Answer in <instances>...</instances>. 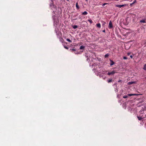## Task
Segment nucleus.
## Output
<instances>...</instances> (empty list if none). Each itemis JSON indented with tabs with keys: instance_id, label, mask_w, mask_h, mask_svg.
Masks as SVG:
<instances>
[{
	"instance_id": "obj_1",
	"label": "nucleus",
	"mask_w": 146,
	"mask_h": 146,
	"mask_svg": "<svg viewBox=\"0 0 146 146\" xmlns=\"http://www.w3.org/2000/svg\"><path fill=\"white\" fill-rule=\"evenodd\" d=\"M140 114H139V116H137V117L138 119L139 120H141L142 119H143L145 117H146V115H145V117H144L143 115H141V113H144L143 111V110H140L139 112Z\"/></svg>"
},
{
	"instance_id": "obj_2",
	"label": "nucleus",
	"mask_w": 146,
	"mask_h": 146,
	"mask_svg": "<svg viewBox=\"0 0 146 146\" xmlns=\"http://www.w3.org/2000/svg\"><path fill=\"white\" fill-rule=\"evenodd\" d=\"M137 95V94H128L127 95V96H123V98H126L128 97V96H131Z\"/></svg>"
},
{
	"instance_id": "obj_3",
	"label": "nucleus",
	"mask_w": 146,
	"mask_h": 146,
	"mask_svg": "<svg viewBox=\"0 0 146 146\" xmlns=\"http://www.w3.org/2000/svg\"><path fill=\"white\" fill-rule=\"evenodd\" d=\"M116 73V72L115 71L113 70L111 72H109L107 73V74L109 75L110 76L111 75H114L115 73Z\"/></svg>"
},
{
	"instance_id": "obj_4",
	"label": "nucleus",
	"mask_w": 146,
	"mask_h": 146,
	"mask_svg": "<svg viewBox=\"0 0 146 146\" xmlns=\"http://www.w3.org/2000/svg\"><path fill=\"white\" fill-rule=\"evenodd\" d=\"M126 4L124 5H116V7H119V8H121L122 7H124L126 6Z\"/></svg>"
},
{
	"instance_id": "obj_5",
	"label": "nucleus",
	"mask_w": 146,
	"mask_h": 146,
	"mask_svg": "<svg viewBox=\"0 0 146 146\" xmlns=\"http://www.w3.org/2000/svg\"><path fill=\"white\" fill-rule=\"evenodd\" d=\"M108 27L110 29H111L113 28L111 21H110Z\"/></svg>"
},
{
	"instance_id": "obj_6",
	"label": "nucleus",
	"mask_w": 146,
	"mask_h": 146,
	"mask_svg": "<svg viewBox=\"0 0 146 146\" xmlns=\"http://www.w3.org/2000/svg\"><path fill=\"white\" fill-rule=\"evenodd\" d=\"M52 17L54 21V24L56 25H57L58 21V20L55 19L54 18V17L53 16Z\"/></svg>"
},
{
	"instance_id": "obj_7",
	"label": "nucleus",
	"mask_w": 146,
	"mask_h": 146,
	"mask_svg": "<svg viewBox=\"0 0 146 146\" xmlns=\"http://www.w3.org/2000/svg\"><path fill=\"white\" fill-rule=\"evenodd\" d=\"M50 6L51 7V9H52L54 8H55V6L54 5L53 3V1H51V3L50 5Z\"/></svg>"
},
{
	"instance_id": "obj_8",
	"label": "nucleus",
	"mask_w": 146,
	"mask_h": 146,
	"mask_svg": "<svg viewBox=\"0 0 146 146\" xmlns=\"http://www.w3.org/2000/svg\"><path fill=\"white\" fill-rule=\"evenodd\" d=\"M107 81L108 83H110L112 82L113 81L112 78H111L110 79H108L107 80Z\"/></svg>"
},
{
	"instance_id": "obj_9",
	"label": "nucleus",
	"mask_w": 146,
	"mask_h": 146,
	"mask_svg": "<svg viewBox=\"0 0 146 146\" xmlns=\"http://www.w3.org/2000/svg\"><path fill=\"white\" fill-rule=\"evenodd\" d=\"M60 41L62 43H63L64 42V40L63 38L62 37L60 38Z\"/></svg>"
},
{
	"instance_id": "obj_10",
	"label": "nucleus",
	"mask_w": 146,
	"mask_h": 146,
	"mask_svg": "<svg viewBox=\"0 0 146 146\" xmlns=\"http://www.w3.org/2000/svg\"><path fill=\"white\" fill-rule=\"evenodd\" d=\"M110 61L111 62V63L110 64V66H112L115 64L114 62H113L112 60H110Z\"/></svg>"
},
{
	"instance_id": "obj_11",
	"label": "nucleus",
	"mask_w": 146,
	"mask_h": 146,
	"mask_svg": "<svg viewBox=\"0 0 146 146\" xmlns=\"http://www.w3.org/2000/svg\"><path fill=\"white\" fill-rule=\"evenodd\" d=\"M136 0H134V1H133V2L132 3H130V5L131 6H132V5L134 4V3H136Z\"/></svg>"
},
{
	"instance_id": "obj_12",
	"label": "nucleus",
	"mask_w": 146,
	"mask_h": 146,
	"mask_svg": "<svg viewBox=\"0 0 146 146\" xmlns=\"http://www.w3.org/2000/svg\"><path fill=\"white\" fill-rule=\"evenodd\" d=\"M85 48V46H81L80 47V49H84Z\"/></svg>"
},
{
	"instance_id": "obj_13",
	"label": "nucleus",
	"mask_w": 146,
	"mask_h": 146,
	"mask_svg": "<svg viewBox=\"0 0 146 146\" xmlns=\"http://www.w3.org/2000/svg\"><path fill=\"white\" fill-rule=\"evenodd\" d=\"M87 14H88V13L86 11H85L84 12H83L82 13V15H87Z\"/></svg>"
},
{
	"instance_id": "obj_14",
	"label": "nucleus",
	"mask_w": 146,
	"mask_h": 146,
	"mask_svg": "<svg viewBox=\"0 0 146 146\" xmlns=\"http://www.w3.org/2000/svg\"><path fill=\"white\" fill-rule=\"evenodd\" d=\"M96 25L99 28H100L101 27V25L100 23H98Z\"/></svg>"
},
{
	"instance_id": "obj_15",
	"label": "nucleus",
	"mask_w": 146,
	"mask_h": 146,
	"mask_svg": "<svg viewBox=\"0 0 146 146\" xmlns=\"http://www.w3.org/2000/svg\"><path fill=\"white\" fill-rule=\"evenodd\" d=\"M76 9H79V6L78 5V3H76Z\"/></svg>"
},
{
	"instance_id": "obj_16",
	"label": "nucleus",
	"mask_w": 146,
	"mask_h": 146,
	"mask_svg": "<svg viewBox=\"0 0 146 146\" xmlns=\"http://www.w3.org/2000/svg\"><path fill=\"white\" fill-rule=\"evenodd\" d=\"M134 83H135L134 82H129L128 83V85H131V84H132Z\"/></svg>"
},
{
	"instance_id": "obj_17",
	"label": "nucleus",
	"mask_w": 146,
	"mask_h": 146,
	"mask_svg": "<svg viewBox=\"0 0 146 146\" xmlns=\"http://www.w3.org/2000/svg\"><path fill=\"white\" fill-rule=\"evenodd\" d=\"M78 27L77 25H74L72 26V27L73 29H75L77 28Z\"/></svg>"
},
{
	"instance_id": "obj_18",
	"label": "nucleus",
	"mask_w": 146,
	"mask_h": 146,
	"mask_svg": "<svg viewBox=\"0 0 146 146\" xmlns=\"http://www.w3.org/2000/svg\"><path fill=\"white\" fill-rule=\"evenodd\" d=\"M140 22L141 23H145V20L143 19L141 20L140 21Z\"/></svg>"
},
{
	"instance_id": "obj_19",
	"label": "nucleus",
	"mask_w": 146,
	"mask_h": 146,
	"mask_svg": "<svg viewBox=\"0 0 146 146\" xmlns=\"http://www.w3.org/2000/svg\"><path fill=\"white\" fill-rule=\"evenodd\" d=\"M88 21H89L90 24L92 23L93 21L91 19H88Z\"/></svg>"
},
{
	"instance_id": "obj_20",
	"label": "nucleus",
	"mask_w": 146,
	"mask_h": 146,
	"mask_svg": "<svg viewBox=\"0 0 146 146\" xmlns=\"http://www.w3.org/2000/svg\"><path fill=\"white\" fill-rule=\"evenodd\" d=\"M143 69L145 70H146V64H145L144 66V67H143Z\"/></svg>"
},
{
	"instance_id": "obj_21",
	"label": "nucleus",
	"mask_w": 146,
	"mask_h": 146,
	"mask_svg": "<svg viewBox=\"0 0 146 146\" xmlns=\"http://www.w3.org/2000/svg\"><path fill=\"white\" fill-rule=\"evenodd\" d=\"M66 40L70 42H72V41L69 38H67Z\"/></svg>"
},
{
	"instance_id": "obj_22",
	"label": "nucleus",
	"mask_w": 146,
	"mask_h": 146,
	"mask_svg": "<svg viewBox=\"0 0 146 146\" xmlns=\"http://www.w3.org/2000/svg\"><path fill=\"white\" fill-rule=\"evenodd\" d=\"M109 56V54H107L105 55V58L108 57Z\"/></svg>"
},
{
	"instance_id": "obj_23",
	"label": "nucleus",
	"mask_w": 146,
	"mask_h": 146,
	"mask_svg": "<svg viewBox=\"0 0 146 146\" xmlns=\"http://www.w3.org/2000/svg\"><path fill=\"white\" fill-rule=\"evenodd\" d=\"M70 50H71V52H73V51L76 52V50L75 49H70Z\"/></svg>"
},
{
	"instance_id": "obj_24",
	"label": "nucleus",
	"mask_w": 146,
	"mask_h": 146,
	"mask_svg": "<svg viewBox=\"0 0 146 146\" xmlns=\"http://www.w3.org/2000/svg\"><path fill=\"white\" fill-rule=\"evenodd\" d=\"M64 48H66V49H68V47L66 46H64Z\"/></svg>"
},
{
	"instance_id": "obj_25",
	"label": "nucleus",
	"mask_w": 146,
	"mask_h": 146,
	"mask_svg": "<svg viewBox=\"0 0 146 146\" xmlns=\"http://www.w3.org/2000/svg\"><path fill=\"white\" fill-rule=\"evenodd\" d=\"M127 57H125V56H124L123 57V59H127Z\"/></svg>"
},
{
	"instance_id": "obj_26",
	"label": "nucleus",
	"mask_w": 146,
	"mask_h": 146,
	"mask_svg": "<svg viewBox=\"0 0 146 146\" xmlns=\"http://www.w3.org/2000/svg\"><path fill=\"white\" fill-rule=\"evenodd\" d=\"M107 4V3H104L102 5V6H104L105 5H106V4Z\"/></svg>"
},
{
	"instance_id": "obj_27",
	"label": "nucleus",
	"mask_w": 146,
	"mask_h": 146,
	"mask_svg": "<svg viewBox=\"0 0 146 146\" xmlns=\"http://www.w3.org/2000/svg\"><path fill=\"white\" fill-rule=\"evenodd\" d=\"M133 56L132 55H131L130 56V58H133Z\"/></svg>"
},
{
	"instance_id": "obj_28",
	"label": "nucleus",
	"mask_w": 146,
	"mask_h": 146,
	"mask_svg": "<svg viewBox=\"0 0 146 146\" xmlns=\"http://www.w3.org/2000/svg\"><path fill=\"white\" fill-rule=\"evenodd\" d=\"M130 54V53H127V54L129 56Z\"/></svg>"
},
{
	"instance_id": "obj_29",
	"label": "nucleus",
	"mask_w": 146,
	"mask_h": 146,
	"mask_svg": "<svg viewBox=\"0 0 146 146\" xmlns=\"http://www.w3.org/2000/svg\"><path fill=\"white\" fill-rule=\"evenodd\" d=\"M121 81V80H119L118 81V82H120Z\"/></svg>"
},
{
	"instance_id": "obj_30",
	"label": "nucleus",
	"mask_w": 146,
	"mask_h": 146,
	"mask_svg": "<svg viewBox=\"0 0 146 146\" xmlns=\"http://www.w3.org/2000/svg\"><path fill=\"white\" fill-rule=\"evenodd\" d=\"M105 30H104L102 31L103 32H105Z\"/></svg>"
},
{
	"instance_id": "obj_31",
	"label": "nucleus",
	"mask_w": 146,
	"mask_h": 146,
	"mask_svg": "<svg viewBox=\"0 0 146 146\" xmlns=\"http://www.w3.org/2000/svg\"><path fill=\"white\" fill-rule=\"evenodd\" d=\"M143 113H141V115H143Z\"/></svg>"
},
{
	"instance_id": "obj_32",
	"label": "nucleus",
	"mask_w": 146,
	"mask_h": 146,
	"mask_svg": "<svg viewBox=\"0 0 146 146\" xmlns=\"http://www.w3.org/2000/svg\"><path fill=\"white\" fill-rule=\"evenodd\" d=\"M88 0H86V1H88Z\"/></svg>"
},
{
	"instance_id": "obj_33",
	"label": "nucleus",
	"mask_w": 146,
	"mask_h": 146,
	"mask_svg": "<svg viewBox=\"0 0 146 146\" xmlns=\"http://www.w3.org/2000/svg\"><path fill=\"white\" fill-rule=\"evenodd\" d=\"M105 72H107V71H105Z\"/></svg>"
},
{
	"instance_id": "obj_34",
	"label": "nucleus",
	"mask_w": 146,
	"mask_h": 146,
	"mask_svg": "<svg viewBox=\"0 0 146 146\" xmlns=\"http://www.w3.org/2000/svg\"><path fill=\"white\" fill-rule=\"evenodd\" d=\"M76 54V52H74Z\"/></svg>"
},
{
	"instance_id": "obj_35",
	"label": "nucleus",
	"mask_w": 146,
	"mask_h": 146,
	"mask_svg": "<svg viewBox=\"0 0 146 146\" xmlns=\"http://www.w3.org/2000/svg\"><path fill=\"white\" fill-rule=\"evenodd\" d=\"M88 58L87 59V60H88Z\"/></svg>"
},
{
	"instance_id": "obj_36",
	"label": "nucleus",
	"mask_w": 146,
	"mask_h": 146,
	"mask_svg": "<svg viewBox=\"0 0 146 146\" xmlns=\"http://www.w3.org/2000/svg\"><path fill=\"white\" fill-rule=\"evenodd\" d=\"M145 23H146V21H145Z\"/></svg>"
},
{
	"instance_id": "obj_37",
	"label": "nucleus",
	"mask_w": 146,
	"mask_h": 146,
	"mask_svg": "<svg viewBox=\"0 0 146 146\" xmlns=\"http://www.w3.org/2000/svg\"><path fill=\"white\" fill-rule=\"evenodd\" d=\"M145 78L146 79V77H145Z\"/></svg>"
}]
</instances>
